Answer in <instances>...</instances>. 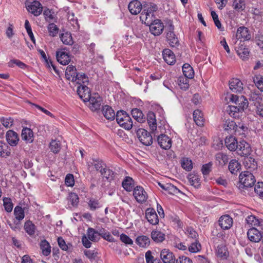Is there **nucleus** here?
I'll return each mask as SVG.
<instances>
[{
    "label": "nucleus",
    "mask_w": 263,
    "mask_h": 263,
    "mask_svg": "<svg viewBox=\"0 0 263 263\" xmlns=\"http://www.w3.org/2000/svg\"><path fill=\"white\" fill-rule=\"evenodd\" d=\"M1 122L6 128H10L13 124L14 120L12 118L2 117L0 119Z\"/></svg>",
    "instance_id": "4d7b16f0"
},
{
    "label": "nucleus",
    "mask_w": 263,
    "mask_h": 263,
    "mask_svg": "<svg viewBox=\"0 0 263 263\" xmlns=\"http://www.w3.org/2000/svg\"><path fill=\"white\" fill-rule=\"evenodd\" d=\"M227 112L231 117L234 118H238L240 114L242 113V111L238 108L237 106L234 105H229L227 107Z\"/></svg>",
    "instance_id": "e433bc0d"
},
{
    "label": "nucleus",
    "mask_w": 263,
    "mask_h": 263,
    "mask_svg": "<svg viewBox=\"0 0 263 263\" xmlns=\"http://www.w3.org/2000/svg\"><path fill=\"white\" fill-rule=\"evenodd\" d=\"M47 28L50 36L54 37L58 33L59 28L54 23H50L48 25Z\"/></svg>",
    "instance_id": "6e6d98bb"
},
{
    "label": "nucleus",
    "mask_w": 263,
    "mask_h": 263,
    "mask_svg": "<svg viewBox=\"0 0 263 263\" xmlns=\"http://www.w3.org/2000/svg\"><path fill=\"white\" fill-rule=\"evenodd\" d=\"M233 219L229 215H226L220 217L219 220V224L223 230H228L233 224Z\"/></svg>",
    "instance_id": "aec40b11"
},
{
    "label": "nucleus",
    "mask_w": 263,
    "mask_h": 263,
    "mask_svg": "<svg viewBox=\"0 0 263 263\" xmlns=\"http://www.w3.org/2000/svg\"><path fill=\"white\" fill-rule=\"evenodd\" d=\"M98 231L99 237L101 236L103 239L109 242L114 241V238L112 237L108 231H107L103 228L99 229Z\"/></svg>",
    "instance_id": "8fccbe9b"
},
{
    "label": "nucleus",
    "mask_w": 263,
    "mask_h": 263,
    "mask_svg": "<svg viewBox=\"0 0 263 263\" xmlns=\"http://www.w3.org/2000/svg\"><path fill=\"white\" fill-rule=\"evenodd\" d=\"M174 29L172 22L169 21L166 28V30L167 31L166 37L172 47H175L179 44V40L174 32Z\"/></svg>",
    "instance_id": "423d86ee"
},
{
    "label": "nucleus",
    "mask_w": 263,
    "mask_h": 263,
    "mask_svg": "<svg viewBox=\"0 0 263 263\" xmlns=\"http://www.w3.org/2000/svg\"><path fill=\"white\" fill-rule=\"evenodd\" d=\"M4 206L5 210L7 212H10L12 211L13 209V204L11 201L10 198H4Z\"/></svg>",
    "instance_id": "0e129e2a"
},
{
    "label": "nucleus",
    "mask_w": 263,
    "mask_h": 263,
    "mask_svg": "<svg viewBox=\"0 0 263 263\" xmlns=\"http://www.w3.org/2000/svg\"><path fill=\"white\" fill-rule=\"evenodd\" d=\"M123 187L127 192H130L133 190L134 186V181L130 177H126L122 183Z\"/></svg>",
    "instance_id": "f704fd0d"
},
{
    "label": "nucleus",
    "mask_w": 263,
    "mask_h": 263,
    "mask_svg": "<svg viewBox=\"0 0 263 263\" xmlns=\"http://www.w3.org/2000/svg\"><path fill=\"white\" fill-rule=\"evenodd\" d=\"M181 166L186 171H190L193 168V163L191 160L184 158L181 160Z\"/></svg>",
    "instance_id": "864d4df0"
},
{
    "label": "nucleus",
    "mask_w": 263,
    "mask_h": 263,
    "mask_svg": "<svg viewBox=\"0 0 263 263\" xmlns=\"http://www.w3.org/2000/svg\"><path fill=\"white\" fill-rule=\"evenodd\" d=\"M131 114L133 117L137 122L143 123L145 121V118L142 111L138 108H134L131 111Z\"/></svg>",
    "instance_id": "c9c22d12"
},
{
    "label": "nucleus",
    "mask_w": 263,
    "mask_h": 263,
    "mask_svg": "<svg viewBox=\"0 0 263 263\" xmlns=\"http://www.w3.org/2000/svg\"><path fill=\"white\" fill-rule=\"evenodd\" d=\"M136 134L139 140L143 145L149 146L153 143L152 135L145 129L139 128L137 130Z\"/></svg>",
    "instance_id": "20e7f679"
},
{
    "label": "nucleus",
    "mask_w": 263,
    "mask_h": 263,
    "mask_svg": "<svg viewBox=\"0 0 263 263\" xmlns=\"http://www.w3.org/2000/svg\"><path fill=\"white\" fill-rule=\"evenodd\" d=\"M14 214L15 218L20 221V220H23L24 218V210L21 206L17 205L14 208Z\"/></svg>",
    "instance_id": "3c124183"
},
{
    "label": "nucleus",
    "mask_w": 263,
    "mask_h": 263,
    "mask_svg": "<svg viewBox=\"0 0 263 263\" xmlns=\"http://www.w3.org/2000/svg\"><path fill=\"white\" fill-rule=\"evenodd\" d=\"M87 235L88 238L92 241H98L100 239L99 231H96L93 228H89L87 229Z\"/></svg>",
    "instance_id": "79ce46f5"
},
{
    "label": "nucleus",
    "mask_w": 263,
    "mask_h": 263,
    "mask_svg": "<svg viewBox=\"0 0 263 263\" xmlns=\"http://www.w3.org/2000/svg\"><path fill=\"white\" fill-rule=\"evenodd\" d=\"M88 205L90 210L95 211L102 206L99 200L94 198H91L88 202Z\"/></svg>",
    "instance_id": "603ef678"
},
{
    "label": "nucleus",
    "mask_w": 263,
    "mask_h": 263,
    "mask_svg": "<svg viewBox=\"0 0 263 263\" xmlns=\"http://www.w3.org/2000/svg\"><path fill=\"white\" fill-rule=\"evenodd\" d=\"M145 218L153 225H156L159 223L158 216L153 208H149L146 210Z\"/></svg>",
    "instance_id": "ddd939ff"
},
{
    "label": "nucleus",
    "mask_w": 263,
    "mask_h": 263,
    "mask_svg": "<svg viewBox=\"0 0 263 263\" xmlns=\"http://www.w3.org/2000/svg\"><path fill=\"white\" fill-rule=\"evenodd\" d=\"M92 162L91 164L94 166L96 170L99 171L100 173V171H102L106 167V164L104 162L100 159H92Z\"/></svg>",
    "instance_id": "de8ad7c7"
},
{
    "label": "nucleus",
    "mask_w": 263,
    "mask_h": 263,
    "mask_svg": "<svg viewBox=\"0 0 263 263\" xmlns=\"http://www.w3.org/2000/svg\"><path fill=\"white\" fill-rule=\"evenodd\" d=\"M149 26V30L155 36L160 35L163 30L164 25L160 20L156 19L147 24Z\"/></svg>",
    "instance_id": "6e6552de"
},
{
    "label": "nucleus",
    "mask_w": 263,
    "mask_h": 263,
    "mask_svg": "<svg viewBox=\"0 0 263 263\" xmlns=\"http://www.w3.org/2000/svg\"><path fill=\"white\" fill-rule=\"evenodd\" d=\"M215 159L219 165L224 166L228 162L229 157L227 154L220 152L216 154Z\"/></svg>",
    "instance_id": "58836bf2"
},
{
    "label": "nucleus",
    "mask_w": 263,
    "mask_h": 263,
    "mask_svg": "<svg viewBox=\"0 0 263 263\" xmlns=\"http://www.w3.org/2000/svg\"><path fill=\"white\" fill-rule=\"evenodd\" d=\"M246 157L243 161V164L246 168L249 169L250 171L256 170L257 167V164L255 159L251 157H248V156Z\"/></svg>",
    "instance_id": "2f4dec72"
},
{
    "label": "nucleus",
    "mask_w": 263,
    "mask_h": 263,
    "mask_svg": "<svg viewBox=\"0 0 263 263\" xmlns=\"http://www.w3.org/2000/svg\"><path fill=\"white\" fill-rule=\"evenodd\" d=\"M249 239L254 242H259L262 238V235L260 231L255 228L250 229L247 233Z\"/></svg>",
    "instance_id": "6ab92c4d"
},
{
    "label": "nucleus",
    "mask_w": 263,
    "mask_h": 263,
    "mask_svg": "<svg viewBox=\"0 0 263 263\" xmlns=\"http://www.w3.org/2000/svg\"><path fill=\"white\" fill-rule=\"evenodd\" d=\"M100 174L103 177L109 181L114 180L116 175V173L113 171L107 168L106 166L103 170L100 171Z\"/></svg>",
    "instance_id": "4c0bfd02"
},
{
    "label": "nucleus",
    "mask_w": 263,
    "mask_h": 263,
    "mask_svg": "<svg viewBox=\"0 0 263 263\" xmlns=\"http://www.w3.org/2000/svg\"><path fill=\"white\" fill-rule=\"evenodd\" d=\"M253 81L258 88L263 91V77H256L254 78Z\"/></svg>",
    "instance_id": "774afa93"
},
{
    "label": "nucleus",
    "mask_w": 263,
    "mask_h": 263,
    "mask_svg": "<svg viewBox=\"0 0 263 263\" xmlns=\"http://www.w3.org/2000/svg\"><path fill=\"white\" fill-rule=\"evenodd\" d=\"M189 80L188 78L180 77L178 79V84L182 89L186 90L189 87Z\"/></svg>",
    "instance_id": "13d9d810"
},
{
    "label": "nucleus",
    "mask_w": 263,
    "mask_h": 263,
    "mask_svg": "<svg viewBox=\"0 0 263 263\" xmlns=\"http://www.w3.org/2000/svg\"><path fill=\"white\" fill-rule=\"evenodd\" d=\"M160 257L164 263H175L176 260L173 253L166 249L161 251Z\"/></svg>",
    "instance_id": "4468645a"
},
{
    "label": "nucleus",
    "mask_w": 263,
    "mask_h": 263,
    "mask_svg": "<svg viewBox=\"0 0 263 263\" xmlns=\"http://www.w3.org/2000/svg\"><path fill=\"white\" fill-rule=\"evenodd\" d=\"M133 195L136 201L140 203L146 202L148 197L146 192L140 186H137L134 189Z\"/></svg>",
    "instance_id": "1a4fd4ad"
},
{
    "label": "nucleus",
    "mask_w": 263,
    "mask_h": 263,
    "mask_svg": "<svg viewBox=\"0 0 263 263\" xmlns=\"http://www.w3.org/2000/svg\"><path fill=\"white\" fill-rule=\"evenodd\" d=\"M27 9L29 12L33 14L34 16L40 15L43 11V8L41 3L37 1H34L30 4H27Z\"/></svg>",
    "instance_id": "f8f14e48"
},
{
    "label": "nucleus",
    "mask_w": 263,
    "mask_h": 263,
    "mask_svg": "<svg viewBox=\"0 0 263 263\" xmlns=\"http://www.w3.org/2000/svg\"><path fill=\"white\" fill-rule=\"evenodd\" d=\"M6 138L7 142L11 146H16L20 140L18 135L13 130L7 132Z\"/></svg>",
    "instance_id": "dca6fc26"
},
{
    "label": "nucleus",
    "mask_w": 263,
    "mask_h": 263,
    "mask_svg": "<svg viewBox=\"0 0 263 263\" xmlns=\"http://www.w3.org/2000/svg\"><path fill=\"white\" fill-rule=\"evenodd\" d=\"M102 112L104 117L108 120H114L116 115L114 110L109 106L106 105L103 106Z\"/></svg>",
    "instance_id": "a878e982"
},
{
    "label": "nucleus",
    "mask_w": 263,
    "mask_h": 263,
    "mask_svg": "<svg viewBox=\"0 0 263 263\" xmlns=\"http://www.w3.org/2000/svg\"><path fill=\"white\" fill-rule=\"evenodd\" d=\"M231 102L234 103L241 111H243L248 106L247 99L242 95L237 96L231 94L229 96Z\"/></svg>",
    "instance_id": "39448f33"
},
{
    "label": "nucleus",
    "mask_w": 263,
    "mask_h": 263,
    "mask_svg": "<svg viewBox=\"0 0 263 263\" xmlns=\"http://www.w3.org/2000/svg\"><path fill=\"white\" fill-rule=\"evenodd\" d=\"M57 61L62 65H66L70 62V55L62 50L56 52Z\"/></svg>",
    "instance_id": "4be33fe9"
},
{
    "label": "nucleus",
    "mask_w": 263,
    "mask_h": 263,
    "mask_svg": "<svg viewBox=\"0 0 263 263\" xmlns=\"http://www.w3.org/2000/svg\"><path fill=\"white\" fill-rule=\"evenodd\" d=\"M21 138L27 143H31L34 140V134L33 131L29 128L24 127L21 133Z\"/></svg>",
    "instance_id": "412c9836"
},
{
    "label": "nucleus",
    "mask_w": 263,
    "mask_h": 263,
    "mask_svg": "<svg viewBox=\"0 0 263 263\" xmlns=\"http://www.w3.org/2000/svg\"><path fill=\"white\" fill-rule=\"evenodd\" d=\"M77 75H78V76H76V81L74 82H77V83L82 85L81 83L84 84L88 81V78L85 74L77 73Z\"/></svg>",
    "instance_id": "69168bd1"
},
{
    "label": "nucleus",
    "mask_w": 263,
    "mask_h": 263,
    "mask_svg": "<svg viewBox=\"0 0 263 263\" xmlns=\"http://www.w3.org/2000/svg\"><path fill=\"white\" fill-rule=\"evenodd\" d=\"M241 168V165L235 159L231 160L229 164V170L232 174H235Z\"/></svg>",
    "instance_id": "37998d69"
},
{
    "label": "nucleus",
    "mask_w": 263,
    "mask_h": 263,
    "mask_svg": "<svg viewBox=\"0 0 263 263\" xmlns=\"http://www.w3.org/2000/svg\"><path fill=\"white\" fill-rule=\"evenodd\" d=\"M194 121L197 125L202 126L204 125V119L203 113L199 109L195 110L193 114Z\"/></svg>",
    "instance_id": "c756f323"
},
{
    "label": "nucleus",
    "mask_w": 263,
    "mask_h": 263,
    "mask_svg": "<svg viewBox=\"0 0 263 263\" xmlns=\"http://www.w3.org/2000/svg\"><path fill=\"white\" fill-rule=\"evenodd\" d=\"M60 39L63 44L65 45H72L73 40L70 33L66 32L60 35Z\"/></svg>",
    "instance_id": "09e8293b"
},
{
    "label": "nucleus",
    "mask_w": 263,
    "mask_h": 263,
    "mask_svg": "<svg viewBox=\"0 0 263 263\" xmlns=\"http://www.w3.org/2000/svg\"><path fill=\"white\" fill-rule=\"evenodd\" d=\"M136 242L140 247L145 248L149 246L150 239L147 236L141 235L137 237Z\"/></svg>",
    "instance_id": "a19ab883"
},
{
    "label": "nucleus",
    "mask_w": 263,
    "mask_h": 263,
    "mask_svg": "<svg viewBox=\"0 0 263 263\" xmlns=\"http://www.w3.org/2000/svg\"><path fill=\"white\" fill-rule=\"evenodd\" d=\"M236 150L239 155L245 157L249 156L252 152L250 144L244 140L239 142Z\"/></svg>",
    "instance_id": "9d476101"
},
{
    "label": "nucleus",
    "mask_w": 263,
    "mask_h": 263,
    "mask_svg": "<svg viewBox=\"0 0 263 263\" xmlns=\"http://www.w3.org/2000/svg\"><path fill=\"white\" fill-rule=\"evenodd\" d=\"M77 69L75 66L69 65L67 67L65 71V77L67 79L74 82L76 81V76H77Z\"/></svg>",
    "instance_id": "c85d7f7f"
},
{
    "label": "nucleus",
    "mask_w": 263,
    "mask_h": 263,
    "mask_svg": "<svg viewBox=\"0 0 263 263\" xmlns=\"http://www.w3.org/2000/svg\"><path fill=\"white\" fill-rule=\"evenodd\" d=\"M24 229L28 235L32 236L35 233V227L31 221L28 220L24 224Z\"/></svg>",
    "instance_id": "49530a36"
},
{
    "label": "nucleus",
    "mask_w": 263,
    "mask_h": 263,
    "mask_svg": "<svg viewBox=\"0 0 263 263\" xmlns=\"http://www.w3.org/2000/svg\"><path fill=\"white\" fill-rule=\"evenodd\" d=\"M163 57L164 61L169 65H172L175 62V57L174 53L168 49H165L163 51Z\"/></svg>",
    "instance_id": "cd10ccee"
},
{
    "label": "nucleus",
    "mask_w": 263,
    "mask_h": 263,
    "mask_svg": "<svg viewBox=\"0 0 263 263\" xmlns=\"http://www.w3.org/2000/svg\"><path fill=\"white\" fill-rule=\"evenodd\" d=\"M236 37L238 39H243L246 41L249 40L251 38L248 28L243 26L237 29Z\"/></svg>",
    "instance_id": "7c9ffc66"
},
{
    "label": "nucleus",
    "mask_w": 263,
    "mask_h": 263,
    "mask_svg": "<svg viewBox=\"0 0 263 263\" xmlns=\"http://www.w3.org/2000/svg\"><path fill=\"white\" fill-rule=\"evenodd\" d=\"M230 88L234 92H240L243 89L242 83L238 79H233L229 83Z\"/></svg>",
    "instance_id": "bb28decb"
},
{
    "label": "nucleus",
    "mask_w": 263,
    "mask_h": 263,
    "mask_svg": "<svg viewBox=\"0 0 263 263\" xmlns=\"http://www.w3.org/2000/svg\"><path fill=\"white\" fill-rule=\"evenodd\" d=\"M89 102V107L93 111H97L100 109L102 99L98 94H94L87 100Z\"/></svg>",
    "instance_id": "9b49d317"
},
{
    "label": "nucleus",
    "mask_w": 263,
    "mask_h": 263,
    "mask_svg": "<svg viewBox=\"0 0 263 263\" xmlns=\"http://www.w3.org/2000/svg\"><path fill=\"white\" fill-rule=\"evenodd\" d=\"M244 0H234L233 6L234 8L238 11L242 10L245 8Z\"/></svg>",
    "instance_id": "052dcab7"
},
{
    "label": "nucleus",
    "mask_w": 263,
    "mask_h": 263,
    "mask_svg": "<svg viewBox=\"0 0 263 263\" xmlns=\"http://www.w3.org/2000/svg\"><path fill=\"white\" fill-rule=\"evenodd\" d=\"M235 49L237 54L243 60L249 58L250 52L248 48L246 47L245 41H237L235 43Z\"/></svg>",
    "instance_id": "0eeeda50"
},
{
    "label": "nucleus",
    "mask_w": 263,
    "mask_h": 263,
    "mask_svg": "<svg viewBox=\"0 0 263 263\" xmlns=\"http://www.w3.org/2000/svg\"><path fill=\"white\" fill-rule=\"evenodd\" d=\"M200 243L197 240L192 244L189 247V250L191 253H196L201 250Z\"/></svg>",
    "instance_id": "bf43d9fd"
},
{
    "label": "nucleus",
    "mask_w": 263,
    "mask_h": 263,
    "mask_svg": "<svg viewBox=\"0 0 263 263\" xmlns=\"http://www.w3.org/2000/svg\"><path fill=\"white\" fill-rule=\"evenodd\" d=\"M182 72L185 77L188 79H192L194 77V72L193 68L187 63L182 66Z\"/></svg>",
    "instance_id": "ea45409f"
},
{
    "label": "nucleus",
    "mask_w": 263,
    "mask_h": 263,
    "mask_svg": "<svg viewBox=\"0 0 263 263\" xmlns=\"http://www.w3.org/2000/svg\"><path fill=\"white\" fill-rule=\"evenodd\" d=\"M50 148L52 152L58 153L61 149L60 144L58 141L52 140L50 143Z\"/></svg>",
    "instance_id": "e2e57ef3"
},
{
    "label": "nucleus",
    "mask_w": 263,
    "mask_h": 263,
    "mask_svg": "<svg viewBox=\"0 0 263 263\" xmlns=\"http://www.w3.org/2000/svg\"><path fill=\"white\" fill-rule=\"evenodd\" d=\"M147 123L152 130L156 135L157 132V122L156 119V116L155 114L152 111H149L147 115Z\"/></svg>",
    "instance_id": "b1692460"
},
{
    "label": "nucleus",
    "mask_w": 263,
    "mask_h": 263,
    "mask_svg": "<svg viewBox=\"0 0 263 263\" xmlns=\"http://www.w3.org/2000/svg\"><path fill=\"white\" fill-rule=\"evenodd\" d=\"M223 128L225 131L231 134H235L238 136H243L248 130V127L242 122L228 119L223 124Z\"/></svg>",
    "instance_id": "f257e3e1"
},
{
    "label": "nucleus",
    "mask_w": 263,
    "mask_h": 263,
    "mask_svg": "<svg viewBox=\"0 0 263 263\" xmlns=\"http://www.w3.org/2000/svg\"><path fill=\"white\" fill-rule=\"evenodd\" d=\"M158 9L157 6L156 4L151 5L148 7L146 12L145 9H143V12L141 14L140 18L142 20L145 19V23L148 24L150 20H148V17L151 18L154 14L153 13L156 12Z\"/></svg>",
    "instance_id": "a211bd4d"
},
{
    "label": "nucleus",
    "mask_w": 263,
    "mask_h": 263,
    "mask_svg": "<svg viewBox=\"0 0 263 263\" xmlns=\"http://www.w3.org/2000/svg\"><path fill=\"white\" fill-rule=\"evenodd\" d=\"M116 119L120 126L126 130H130L134 126L132 118L124 110L118 111L116 115Z\"/></svg>",
    "instance_id": "f03ea898"
},
{
    "label": "nucleus",
    "mask_w": 263,
    "mask_h": 263,
    "mask_svg": "<svg viewBox=\"0 0 263 263\" xmlns=\"http://www.w3.org/2000/svg\"><path fill=\"white\" fill-rule=\"evenodd\" d=\"M238 143L236 138L232 136L227 137L225 139L226 146L230 151H236Z\"/></svg>",
    "instance_id": "393cba45"
},
{
    "label": "nucleus",
    "mask_w": 263,
    "mask_h": 263,
    "mask_svg": "<svg viewBox=\"0 0 263 263\" xmlns=\"http://www.w3.org/2000/svg\"><path fill=\"white\" fill-rule=\"evenodd\" d=\"M151 238L156 243L163 242L165 239V234L161 231L154 230L151 232Z\"/></svg>",
    "instance_id": "473e14b6"
},
{
    "label": "nucleus",
    "mask_w": 263,
    "mask_h": 263,
    "mask_svg": "<svg viewBox=\"0 0 263 263\" xmlns=\"http://www.w3.org/2000/svg\"><path fill=\"white\" fill-rule=\"evenodd\" d=\"M40 248L44 255L48 256L50 254L51 247L49 242L46 240L44 239L41 241Z\"/></svg>",
    "instance_id": "c03bdc74"
},
{
    "label": "nucleus",
    "mask_w": 263,
    "mask_h": 263,
    "mask_svg": "<svg viewBox=\"0 0 263 263\" xmlns=\"http://www.w3.org/2000/svg\"><path fill=\"white\" fill-rule=\"evenodd\" d=\"M216 254L221 259H227L229 256V252L226 246L223 245H218L216 249Z\"/></svg>",
    "instance_id": "72a5a7b5"
},
{
    "label": "nucleus",
    "mask_w": 263,
    "mask_h": 263,
    "mask_svg": "<svg viewBox=\"0 0 263 263\" xmlns=\"http://www.w3.org/2000/svg\"><path fill=\"white\" fill-rule=\"evenodd\" d=\"M77 93L84 102H87L92 96L90 94V89L87 86L83 85H80L78 86Z\"/></svg>",
    "instance_id": "2eb2a0df"
},
{
    "label": "nucleus",
    "mask_w": 263,
    "mask_h": 263,
    "mask_svg": "<svg viewBox=\"0 0 263 263\" xmlns=\"http://www.w3.org/2000/svg\"><path fill=\"white\" fill-rule=\"evenodd\" d=\"M255 193L263 198V182H258L254 188Z\"/></svg>",
    "instance_id": "338daca9"
},
{
    "label": "nucleus",
    "mask_w": 263,
    "mask_h": 263,
    "mask_svg": "<svg viewBox=\"0 0 263 263\" xmlns=\"http://www.w3.org/2000/svg\"><path fill=\"white\" fill-rule=\"evenodd\" d=\"M158 184L162 189L166 191H168L170 193L171 191L174 193H177V191H179V190L176 186L171 184H162L159 182Z\"/></svg>",
    "instance_id": "680f3d73"
},
{
    "label": "nucleus",
    "mask_w": 263,
    "mask_h": 263,
    "mask_svg": "<svg viewBox=\"0 0 263 263\" xmlns=\"http://www.w3.org/2000/svg\"><path fill=\"white\" fill-rule=\"evenodd\" d=\"M157 141L160 146L164 149H168L172 146V140L166 135L161 134L158 136Z\"/></svg>",
    "instance_id": "f3484780"
},
{
    "label": "nucleus",
    "mask_w": 263,
    "mask_h": 263,
    "mask_svg": "<svg viewBox=\"0 0 263 263\" xmlns=\"http://www.w3.org/2000/svg\"><path fill=\"white\" fill-rule=\"evenodd\" d=\"M11 154L10 147L5 143L0 141V155L3 157H8Z\"/></svg>",
    "instance_id": "a18cd8bd"
},
{
    "label": "nucleus",
    "mask_w": 263,
    "mask_h": 263,
    "mask_svg": "<svg viewBox=\"0 0 263 263\" xmlns=\"http://www.w3.org/2000/svg\"><path fill=\"white\" fill-rule=\"evenodd\" d=\"M239 178L241 183L239 187L242 188L252 187L256 181L255 177L250 171L241 173L239 175Z\"/></svg>",
    "instance_id": "7ed1b4c3"
},
{
    "label": "nucleus",
    "mask_w": 263,
    "mask_h": 263,
    "mask_svg": "<svg viewBox=\"0 0 263 263\" xmlns=\"http://www.w3.org/2000/svg\"><path fill=\"white\" fill-rule=\"evenodd\" d=\"M128 8L132 14L136 15L141 12L142 6L140 1L134 0L129 3Z\"/></svg>",
    "instance_id": "5701e85b"
},
{
    "label": "nucleus",
    "mask_w": 263,
    "mask_h": 263,
    "mask_svg": "<svg viewBox=\"0 0 263 263\" xmlns=\"http://www.w3.org/2000/svg\"><path fill=\"white\" fill-rule=\"evenodd\" d=\"M68 200L73 206H77L79 202L78 195L74 193H70L69 194Z\"/></svg>",
    "instance_id": "5fc2aeb1"
}]
</instances>
